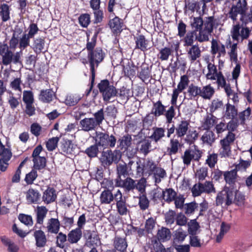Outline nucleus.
<instances>
[{"mask_svg":"<svg viewBox=\"0 0 252 252\" xmlns=\"http://www.w3.org/2000/svg\"><path fill=\"white\" fill-rule=\"evenodd\" d=\"M39 31L37 25L35 23H31L28 28V33L25 31L24 25L18 23L12 30V35L9 40L10 49H15L17 47L23 51L30 46L31 39L34 37Z\"/></svg>","mask_w":252,"mask_h":252,"instance_id":"f257e3e1","label":"nucleus"},{"mask_svg":"<svg viewBox=\"0 0 252 252\" xmlns=\"http://www.w3.org/2000/svg\"><path fill=\"white\" fill-rule=\"evenodd\" d=\"M203 30L196 34L195 39L199 42L207 41L209 36L213 32L214 29H217L221 25L220 20L214 16L205 17L204 18Z\"/></svg>","mask_w":252,"mask_h":252,"instance_id":"f03ea898","label":"nucleus"},{"mask_svg":"<svg viewBox=\"0 0 252 252\" xmlns=\"http://www.w3.org/2000/svg\"><path fill=\"white\" fill-rule=\"evenodd\" d=\"M9 46L6 44H0V56L2 58V63L7 66L11 63L15 64L22 65L21 60L20 53L17 52L14 54L11 51Z\"/></svg>","mask_w":252,"mask_h":252,"instance_id":"7ed1b4c3","label":"nucleus"},{"mask_svg":"<svg viewBox=\"0 0 252 252\" xmlns=\"http://www.w3.org/2000/svg\"><path fill=\"white\" fill-rule=\"evenodd\" d=\"M97 88L105 102H110L112 98L117 96V90L113 83L110 82L107 79L101 80L97 85Z\"/></svg>","mask_w":252,"mask_h":252,"instance_id":"20e7f679","label":"nucleus"},{"mask_svg":"<svg viewBox=\"0 0 252 252\" xmlns=\"http://www.w3.org/2000/svg\"><path fill=\"white\" fill-rule=\"evenodd\" d=\"M105 54L100 47L96 48L94 51L88 53V59L90 65V70L92 74V82L95 78V65L97 66L104 59Z\"/></svg>","mask_w":252,"mask_h":252,"instance_id":"39448f33","label":"nucleus"},{"mask_svg":"<svg viewBox=\"0 0 252 252\" xmlns=\"http://www.w3.org/2000/svg\"><path fill=\"white\" fill-rule=\"evenodd\" d=\"M121 157L122 153L119 150H115L113 151L109 150L102 152L99 160L101 165L105 168H107L113 162L118 163Z\"/></svg>","mask_w":252,"mask_h":252,"instance_id":"423d86ee","label":"nucleus"},{"mask_svg":"<svg viewBox=\"0 0 252 252\" xmlns=\"http://www.w3.org/2000/svg\"><path fill=\"white\" fill-rule=\"evenodd\" d=\"M95 142L98 146L103 148H114L117 142L116 138L112 134L102 132H96L94 137Z\"/></svg>","mask_w":252,"mask_h":252,"instance_id":"0eeeda50","label":"nucleus"},{"mask_svg":"<svg viewBox=\"0 0 252 252\" xmlns=\"http://www.w3.org/2000/svg\"><path fill=\"white\" fill-rule=\"evenodd\" d=\"M121 191L114 187L110 188H105L100 193L99 199L102 204H109L116 199L121 194Z\"/></svg>","mask_w":252,"mask_h":252,"instance_id":"6e6552de","label":"nucleus"},{"mask_svg":"<svg viewBox=\"0 0 252 252\" xmlns=\"http://www.w3.org/2000/svg\"><path fill=\"white\" fill-rule=\"evenodd\" d=\"M202 152L198 147L193 145L192 147L186 150L182 157L184 164L188 166L190 164L192 160L198 161L202 157Z\"/></svg>","mask_w":252,"mask_h":252,"instance_id":"1a4fd4ad","label":"nucleus"},{"mask_svg":"<svg viewBox=\"0 0 252 252\" xmlns=\"http://www.w3.org/2000/svg\"><path fill=\"white\" fill-rule=\"evenodd\" d=\"M193 196H198L202 193H210L215 192L216 190L212 181H205L204 183L199 182L193 185L191 189Z\"/></svg>","mask_w":252,"mask_h":252,"instance_id":"9d476101","label":"nucleus"},{"mask_svg":"<svg viewBox=\"0 0 252 252\" xmlns=\"http://www.w3.org/2000/svg\"><path fill=\"white\" fill-rule=\"evenodd\" d=\"M234 197V191L232 189H224L218 193L216 197V205L217 206L225 204V206L230 205Z\"/></svg>","mask_w":252,"mask_h":252,"instance_id":"9b49d317","label":"nucleus"},{"mask_svg":"<svg viewBox=\"0 0 252 252\" xmlns=\"http://www.w3.org/2000/svg\"><path fill=\"white\" fill-rule=\"evenodd\" d=\"M247 9V2L246 0H238L235 4H233L228 13V16L234 22L237 20V16L243 15L245 10Z\"/></svg>","mask_w":252,"mask_h":252,"instance_id":"f8f14e48","label":"nucleus"},{"mask_svg":"<svg viewBox=\"0 0 252 252\" xmlns=\"http://www.w3.org/2000/svg\"><path fill=\"white\" fill-rule=\"evenodd\" d=\"M235 140V135L233 133L228 132L227 135L223 139L220 140L221 148L220 154L221 157H228L231 154L230 143Z\"/></svg>","mask_w":252,"mask_h":252,"instance_id":"ddd939ff","label":"nucleus"},{"mask_svg":"<svg viewBox=\"0 0 252 252\" xmlns=\"http://www.w3.org/2000/svg\"><path fill=\"white\" fill-rule=\"evenodd\" d=\"M251 30L248 27L241 26L238 24L233 26L231 35L233 40L238 41L241 37V40L247 39L250 35Z\"/></svg>","mask_w":252,"mask_h":252,"instance_id":"4468645a","label":"nucleus"},{"mask_svg":"<svg viewBox=\"0 0 252 252\" xmlns=\"http://www.w3.org/2000/svg\"><path fill=\"white\" fill-rule=\"evenodd\" d=\"M83 237L85 240L84 248L96 247L100 242L98 236L94 232L90 230H86L84 232Z\"/></svg>","mask_w":252,"mask_h":252,"instance_id":"2eb2a0df","label":"nucleus"},{"mask_svg":"<svg viewBox=\"0 0 252 252\" xmlns=\"http://www.w3.org/2000/svg\"><path fill=\"white\" fill-rule=\"evenodd\" d=\"M134 40L135 43V49H139L143 52L147 51L152 47L150 41L146 39L143 34L135 36Z\"/></svg>","mask_w":252,"mask_h":252,"instance_id":"dca6fc26","label":"nucleus"},{"mask_svg":"<svg viewBox=\"0 0 252 252\" xmlns=\"http://www.w3.org/2000/svg\"><path fill=\"white\" fill-rule=\"evenodd\" d=\"M62 153L66 155H75L77 154V146L71 140L65 139L62 143L61 147Z\"/></svg>","mask_w":252,"mask_h":252,"instance_id":"f3484780","label":"nucleus"},{"mask_svg":"<svg viewBox=\"0 0 252 252\" xmlns=\"http://www.w3.org/2000/svg\"><path fill=\"white\" fill-rule=\"evenodd\" d=\"M115 202L118 213L122 216L126 215L128 212L127 208L128 205L126 203V197L123 196L122 192Z\"/></svg>","mask_w":252,"mask_h":252,"instance_id":"a211bd4d","label":"nucleus"},{"mask_svg":"<svg viewBox=\"0 0 252 252\" xmlns=\"http://www.w3.org/2000/svg\"><path fill=\"white\" fill-rule=\"evenodd\" d=\"M108 25L114 34L118 35L123 30L124 23L123 20L117 16L110 20Z\"/></svg>","mask_w":252,"mask_h":252,"instance_id":"6ab92c4d","label":"nucleus"},{"mask_svg":"<svg viewBox=\"0 0 252 252\" xmlns=\"http://www.w3.org/2000/svg\"><path fill=\"white\" fill-rule=\"evenodd\" d=\"M115 183L116 187L123 188L126 192H129L134 189L135 180L129 177L120 180Z\"/></svg>","mask_w":252,"mask_h":252,"instance_id":"aec40b11","label":"nucleus"},{"mask_svg":"<svg viewBox=\"0 0 252 252\" xmlns=\"http://www.w3.org/2000/svg\"><path fill=\"white\" fill-rule=\"evenodd\" d=\"M136 149L139 153L146 156L153 150L151 141L147 139H143L138 142Z\"/></svg>","mask_w":252,"mask_h":252,"instance_id":"412c9836","label":"nucleus"},{"mask_svg":"<svg viewBox=\"0 0 252 252\" xmlns=\"http://www.w3.org/2000/svg\"><path fill=\"white\" fill-rule=\"evenodd\" d=\"M57 197L56 190L50 186L43 192L42 200L45 204H48L54 202Z\"/></svg>","mask_w":252,"mask_h":252,"instance_id":"4be33fe9","label":"nucleus"},{"mask_svg":"<svg viewBox=\"0 0 252 252\" xmlns=\"http://www.w3.org/2000/svg\"><path fill=\"white\" fill-rule=\"evenodd\" d=\"M116 174L117 176L114 180L115 183L128 177V167L126 163H120L117 165Z\"/></svg>","mask_w":252,"mask_h":252,"instance_id":"5701e85b","label":"nucleus"},{"mask_svg":"<svg viewBox=\"0 0 252 252\" xmlns=\"http://www.w3.org/2000/svg\"><path fill=\"white\" fill-rule=\"evenodd\" d=\"M132 144L131 136L128 134L124 135L118 140L117 148L120 151H126Z\"/></svg>","mask_w":252,"mask_h":252,"instance_id":"b1692460","label":"nucleus"},{"mask_svg":"<svg viewBox=\"0 0 252 252\" xmlns=\"http://www.w3.org/2000/svg\"><path fill=\"white\" fill-rule=\"evenodd\" d=\"M187 55L189 61L191 63H194L197 59L201 56V50L198 45L195 44L187 50Z\"/></svg>","mask_w":252,"mask_h":252,"instance_id":"393cba45","label":"nucleus"},{"mask_svg":"<svg viewBox=\"0 0 252 252\" xmlns=\"http://www.w3.org/2000/svg\"><path fill=\"white\" fill-rule=\"evenodd\" d=\"M225 46V44H223L220 41L213 39L211 41V53L214 56L219 52L222 54L226 52Z\"/></svg>","mask_w":252,"mask_h":252,"instance_id":"a878e982","label":"nucleus"},{"mask_svg":"<svg viewBox=\"0 0 252 252\" xmlns=\"http://www.w3.org/2000/svg\"><path fill=\"white\" fill-rule=\"evenodd\" d=\"M95 123L93 118H86L80 121V126L82 130L85 131H89L94 129L97 126Z\"/></svg>","mask_w":252,"mask_h":252,"instance_id":"bb28decb","label":"nucleus"},{"mask_svg":"<svg viewBox=\"0 0 252 252\" xmlns=\"http://www.w3.org/2000/svg\"><path fill=\"white\" fill-rule=\"evenodd\" d=\"M37 247L42 248L45 246L47 239L44 232L41 230H35L33 233Z\"/></svg>","mask_w":252,"mask_h":252,"instance_id":"cd10ccee","label":"nucleus"},{"mask_svg":"<svg viewBox=\"0 0 252 252\" xmlns=\"http://www.w3.org/2000/svg\"><path fill=\"white\" fill-rule=\"evenodd\" d=\"M225 46L227 48H230V51L228 53L230 60L232 62H236L237 61V43H234L231 44V41L230 37L226 41Z\"/></svg>","mask_w":252,"mask_h":252,"instance_id":"c85d7f7f","label":"nucleus"},{"mask_svg":"<svg viewBox=\"0 0 252 252\" xmlns=\"http://www.w3.org/2000/svg\"><path fill=\"white\" fill-rule=\"evenodd\" d=\"M55 93L52 89L42 90L39 95V99L44 103H49L55 96Z\"/></svg>","mask_w":252,"mask_h":252,"instance_id":"c756f323","label":"nucleus"},{"mask_svg":"<svg viewBox=\"0 0 252 252\" xmlns=\"http://www.w3.org/2000/svg\"><path fill=\"white\" fill-rule=\"evenodd\" d=\"M153 104L151 114L154 115L156 117L164 115L165 112V106L162 104L160 100L157 102H153Z\"/></svg>","mask_w":252,"mask_h":252,"instance_id":"7c9ffc66","label":"nucleus"},{"mask_svg":"<svg viewBox=\"0 0 252 252\" xmlns=\"http://www.w3.org/2000/svg\"><path fill=\"white\" fill-rule=\"evenodd\" d=\"M61 224L58 219L51 218L48 221L47 229L48 232L54 234L58 233Z\"/></svg>","mask_w":252,"mask_h":252,"instance_id":"2f4dec72","label":"nucleus"},{"mask_svg":"<svg viewBox=\"0 0 252 252\" xmlns=\"http://www.w3.org/2000/svg\"><path fill=\"white\" fill-rule=\"evenodd\" d=\"M187 62L184 58H177V60L174 63L170 64L171 71L175 73L177 70L180 69L181 71L185 72L186 70Z\"/></svg>","mask_w":252,"mask_h":252,"instance_id":"473e14b6","label":"nucleus"},{"mask_svg":"<svg viewBox=\"0 0 252 252\" xmlns=\"http://www.w3.org/2000/svg\"><path fill=\"white\" fill-rule=\"evenodd\" d=\"M82 236V231L79 228L71 230L67 234V241L70 244L77 243Z\"/></svg>","mask_w":252,"mask_h":252,"instance_id":"72a5a7b5","label":"nucleus"},{"mask_svg":"<svg viewBox=\"0 0 252 252\" xmlns=\"http://www.w3.org/2000/svg\"><path fill=\"white\" fill-rule=\"evenodd\" d=\"M113 245L114 248L120 252H125L127 247L126 240L119 236L115 237Z\"/></svg>","mask_w":252,"mask_h":252,"instance_id":"f704fd0d","label":"nucleus"},{"mask_svg":"<svg viewBox=\"0 0 252 252\" xmlns=\"http://www.w3.org/2000/svg\"><path fill=\"white\" fill-rule=\"evenodd\" d=\"M45 44V39L42 37H39L33 39L32 49L34 52L37 54H40L44 49Z\"/></svg>","mask_w":252,"mask_h":252,"instance_id":"c9c22d12","label":"nucleus"},{"mask_svg":"<svg viewBox=\"0 0 252 252\" xmlns=\"http://www.w3.org/2000/svg\"><path fill=\"white\" fill-rule=\"evenodd\" d=\"M189 123L187 121H182L176 127V135L182 138L186 135L189 129Z\"/></svg>","mask_w":252,"mask_h":252,"instance_id":"e433bc0d","label":"nucleus"},{"mask_svg":"<svg viewBox=\"0 0 252 252\" xmlns=\"http://www.w3.org/2000/svg\"><path fill=\"white\" fill-rule=\"evenodd\" d=\"M151 76V70L148 64L143 63L140 70L138 71V77L143 82L149 79Z\"/></svg>","mask_w":252,"mask_h":252,"instance_id":"4c0bfd02","label":"nucleus"},{"mask_svg":"<svg viewBox=\"0 0 252 252\" xmlns=\"http://www.w3.org/2000/svg\"><path fill=\"white\" fill-rule=\"evenodd\" d=\"M0 240L4 246L7 247L8 252H18L19 250L18 246L10 239L5 236H2L0 237Z\"/></svg>","mask_w":252,"mask_h":252,"instance_id":"58836bf2","label":"nucleus"},{"mask_svg":"<svg viewBox=\"0 0 252 252\" xmlns=\"http://www.w3.org/2000/svg\"><path fill=\"white\" fill-rule=\"evenodd\" d=\"M48 210L44 206H38L36 209V224L34 228H37V224H42L43 220L47 213Z\"/></svg>","mask_w":252,"mask_h":252,"instance_id":"ea45409f","label":"nucleus"},{"mask_svg":"<svg viewBox=\"0 0 252 252\" xmlns=\"http://www.w3.org/2000/svg\"><path fill=\"white\" fill-rule=\"evenodd\" d=\"M181 144L178 139H175L174 138H171L169 142V147L167 149L168 155L171 156L176 154Z\"/></svg>","mask_w":252,"mask_h":252,"instance_id":"a19ab883","label":"nucleus"},{"mask_svg":"<svg viewBox=\"0 0 252 252\" xmlns=\"http://www.w3.org/2000/svg\"><path fill=\"white\" fill-rule=\"evenodd\" d=\"M223 176L224 179L227 184L233 185L236 181L237 171L234 169L230 171H225L223 173Z\"/></svg>","mask_w":252,"mask_h":252,"instance_id":"79ce46f5","label":"nucleus"},{"mask_svg":"<svg viewBox=\"0 0 252 252\" xmlns=\"http://www.w3.org/2000/svg\"><path fill=\"white\" fill-rule=\"evenodd\" d=\"M217 120L218 118L212 114L207 115L204 118L202 124L203 128L206 130L210 129L217 123Z\"/></svg>","mask_w":252,"mask_h":252,"instance_id":"37998d69","label":"nucleus"},{"mask_svg":"<svg viewBox=\"0 0 252 252\" xmlns=\"http://www.w3.org/2000/svg\"><path fill=\"white\" fill-rule=\"evenodd\" d=\"M0 16L2 23H5L10 20V7L8 4L6 3L0 4Z\"/></svg>","mask_w":252,"mask_h":252,"instance_id":"c03bdc74","label":"nucleus"},{"mask_svg":"<svg viewBox=\"0 0 252 252\" xmlns=\"http://www.w3.org/2000/svg\"><path fill=\"white\" fill-rule=\"evenodd\" d=\"M203 24L204 19L201 17H193L191 23V28L193 29V31L195 32H198V33L201 32L202 30H203Z\"/></svg>","mask_w":252,"mask_h":252,"instance_id":"a18cd8bd","label":"nucleus"},{"mask_svg":"<svg viewBox=\"0 0 252 252\" xmlns=\"http://www.w3.org/2000/svg\"><path fill=\"white\" fill-rule=\"evenodd\" d=\"M240 20L242 22V26H246L247 24L252 23V6L245 10Z\"/></svg>","mask_w":252,"mask_h":252,"instance_id":"49530a36","label":"nucleus"},{"mask_svg":"<svg viewBox=\"0 0 252 252\" xmlns=\"http://www.w3.org/2000/svg\"><path fill=\"white\" fill-rule=\"evenodd\" d=\"M207 69L208 70L206 74V78L211 80H216V76L218 75L217 66L209 61L207 62Z\"/></svg>","mask_w":252,"mask_h":252,"instance_id":"de8ad7c7","label":"nucleus"},{"mask_svg":"<svg viewBox=\"0 0 252 252\" xmlns=\"http://www.w3.org/2000/svg\"><path fill=\"white\" fill-rule=\"evenodd\" d=\"M152 175H153L155 183L159 184L161 182V179H163L166 176V173L164 169L157 166Z\"/></svg>","mask_w":252,"mask_h":252,"instance_id":"09e8293b","label":"nucleus"},{"mask_svg":"<svg viewBox=\"0 0 252 252\" xmlns=\"http://www.w3.org/2000/svg\"><path fill=\"white\" fill-rule=\"evenodd\" d=\"M171 236V233L170 229L164 227H162L160 229H159L157 233L158 239L162 242L169 240Z\"/></svg>","mask_w":252,"mask_h":252,"instance_id":"8fccbe9b","label":"nucleus"},{"mask_svg":"<svg viewBox=\"0 0 252 252\" xmlns=\"http://www.w3.org/2000/svg\"><path fill=\"white\" fill-rule=\"evenodd\" d=\"M143 164L145 170V176H149L152 175L157 166L156 164L152 160H148L144 162Z\"/></svg>","mask_w":252,"mask_h":252,"instance_id":"3c124183","label":"nucleus"},{"mask_svg":"<svg viewBox=\"0 0 252 252\" xmlns=\"http://www.w3.org/2000/svg\"><path fill=\"white\" fill-rule=\"evenodd\" d=\"M40 194L38 190L31 189L28 191L27 199L31 203H36L39 199Z\"/></svg>","mask_w":252,"mask_h":252,"instance_id":"603ef678","label":"nucleus"},{"mask_svg":"<svg viewBox=\"0 0 252 252\" xmlns=\"http://www.w3.org/2000/svg\"><path fill=\"white\" fill-rule=\"evenodd\" d=\"M195 32L193 31H189L187 32L186 35L184 37V38L183 39V41L184 42V46L188 47L193 45V43L194 42V40L195 39V37L194 36L196 35Z\"/></svg>","mask_w":252,"mask_h":252,"instance_id":"864d4df0","label":"nucleus"},{"mask_svg":"<svg viewBox=\"0 0 252 252\" xmlns=\"http://www.w3.org/2000/svg\"><path fill=\"white\" fill-rule=\"evenodd\" d=\"M215 92L214 88L210 85H207L201 88L200 96L204 99H210Z\"/></svg>","mask_w":252,"mask_h":252,"instance_id":"5fc2aeb1","label":"nucleus"},{"mask_svg":"<svg viewBox=\"0 0 252 252\" xmlns=\"http://www.w3.org/2000/svg\"><path fill=\"white\" fill-rule=\"evenodd\" d=\"M33 167L35 170H41L46 166V159L44 157L33 158Z\"/></svg>","mask_w":252,"mask_h":252,"instance_id":"6e6d98bb","label":"nucleus"},{"mask_svg":"<svg viewBox=\"0 0 252 252\" xmlns=\"http://www.w3.org/2000/svg\"><path fill=\"white\" fill-rule=\"evenodd\" d=\"M164 132L165 130L163 128L156 127L154 129L152 134L150 136V138L157 142L164 136Z\"/></svg>","mask_w":252,"mask_h":252,"instance_id":"4d7b16f0","label":"nucleus"},{"mask_svg":"<svg viewBox=\"0 0 252 252\" xmlns=\"http://www.w3.org/2000/svg\"><path fill=\"white\" fill-rule=\"evenodd\" d=\"M237 115V110L234 105L227 103L224 117L226 119H234Z\"/></svg>","mask_w":252,"mask_h":252,"instance_id":"13d9d810","label":"nucleus"},{"mask_svg":"<svg viewBox=\"0 0 252 252\" xmlns=\"http://www.w3.org/2000/svg\"><path fill=\"white\" fill-rule=\"evenodd\" d=\"M81 98L82 97L79 94H70L66 96L65 102L67 105L74 106L78 103Z\"/></svg>","mask_w":252,"mask_h":252,"instance_id":"bf43d9fd","label":"nucleus"},{"mask_svg":"<svg viewBox=\"0 0 252 252\" xmlns=\"http://www.w3.org/2000/svg\"><path fill=\"white\" fill-rule=\"evenodd\" d=\"M201 139L204 143L211 145L215 141V135L212 131L207 130L202 135Z\"/></svg>","mask_w":252,"mask_h":252,"instance_id":"052dcab7","label":"nucleus"},{"mask_svg":"<svg viewBox=\"0 0 252 252\" xmlns=\"http://www.w3.org/2000/svg\"><path fill=\"white\" fill-rule=\"evenodd\" d=\"M201 93V88L195 86L193 84H190L188 89V93L189 96V99L194 98L197 95H200Z\"/></svg>","mask_w":252,"mask_h":252,"instance_id":"680f3d73","label":"nucleus"},{"mask_svg":"<svg viewBox=\"0 0 252 252\" xmlns=\"http://www.w3.org/2000/svg\"><path fill=\"white\" fill-rule=\"evenodd\" d=\"M188 232L189 235H195L200 226L196 220H192L188 223Z\"/></svg>","mask_w":252,"mask_h":252,"instance_id":"e2e57ef3","label":"nucleus"},{"mask_svg":"<svg viewBox=\"0 0 252 252\" xmlns=\"http://www.w3.org/2000/svg\"><path fill=\"white\" fill-rule=\"evenodd\" d=\"M189 80L187 75H184L181 77L180 81L177 85V88L175 89L177 92L181 93L188 86Z\"/></svg>","mask_w":252,"mask_h":252,"instance_id":"0e129e2a","label":"nucleus"},{"mask_svg":"<svg viewBox=\"0 0 252 252\" xmlns=\"http://www.w3.org/2000/svg\"><path fill=\"white\" fill-rule=\"evenodd\" d=\"M187 236V233L182 228H179L175 232L174 241L178 243L182 242L185 240Z\"/></svg>","mask_w":252,"mask_h":252,"instance_id":"69168bd1","label":"nucleus"},{"mask_svg":"<svg viewBox=\"0 0 252 252\" xmlns=\"http://www.w3.org/2000/svg\"><path fill=\"white\" fill-rule=\"evenodd\" d=\"M98 153V145L95 143L94 145H92L87 148L85 151V153L90 158L96 157Z\"/></svg>","mask_w":252,"mask_h":252,"instance_id":"338daca9","label":"nucleus"},{"mask_svg":"<svg viewBox=\"0 0 252 252\" xmlns=\"http://www.w3.org/2000/svg\"><path fill=\"white\" fill-rule=\"evenodd\" d=\"M80 25L83 28H87L91 22L90 15L88 13L82 14L78 18Z\"/></svg>","mask_w":252,"mask_h":252,"instance_id":"774afa93","label":"nucleus"}]
</instances>
